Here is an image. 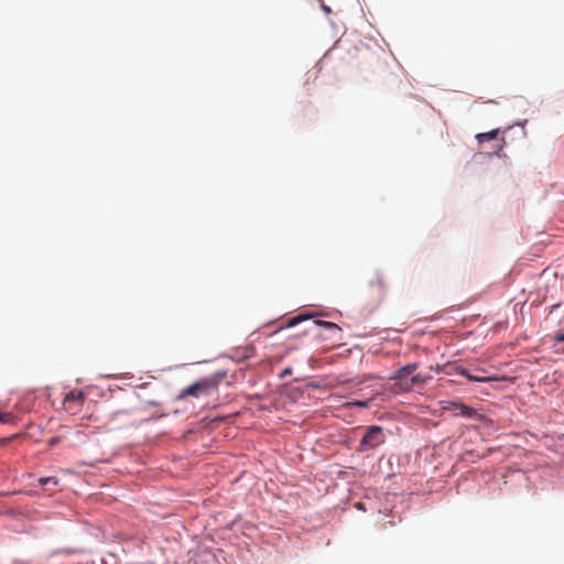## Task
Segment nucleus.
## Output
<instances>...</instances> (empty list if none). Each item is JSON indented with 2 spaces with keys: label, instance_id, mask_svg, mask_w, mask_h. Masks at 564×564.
<instances>
[{
  "label": "nucleus",
  "instance_id": "8",
  "mask_svg": "<svg viewBox=\"0 0 564 564\" xmlns=\"http://www.w3.org/2000/svg\"><path fill=\"white\" fill-rule=\"evenodd\" d=\"M479 373L473 375V377H469V381L474 382H490L496 380L495 377L491 376H485V370H478Z\"/></svg>",
  "mask_w": 564,
  "mask_h": 564
},
{
  "label": "nucleus",
  "instance_id": "1",
  "mask_svg": "<svg viewBox=\"0 0 564 564\" xmlns=\"http://www.w3.org/2000/svg\"><path fill=\"white\" fill-rule=\"evenodd\" d=\"M223 380V376L216 373L212 377L203 378L193 384L184 388L178 399H185L187 397L199 398L202 395H209L218 389L220 381Z\"/></svg>",
  "mask_w": 564,
  "mask_h": 564
},
{
  "label": "nucleus",
  "instance_id": "16",
  "mask_svg": "<svg viewBox=\"0 0 564 564\" xmlns=\"http://www.w3.org/2000/svg\"><path fill=\"white\" fill-rule=\"evenodd\" d=\"M554 340L557 343H564V333H558L554 336Z\"/></svg>",
  "mask_w": 564,
  "mask_h": 564
},
{
  "label": "nucleus",
  "instance_id": "5",
  "mask_svg": "<svg viewBox=\"0 0 564 564\" xmlns=\"http://www.w3.org/2000/svg\"><path fill=\"white\" fill-rule=\"evenodd\" d=\"M498 133H499V129H494V130H491L489 132L478 133L476 135V139H477L479 144H482L484 142H487V141L496 139Z\"/></svg>",
  "mask_w": 564,
  "mask_h": 564
},
{
  "label": "nucleus",
  "instance_id": "6",
  "mask_svg": "<svg viewBox=\"0 0 564 564\" xmlns=\"http://www.w3.org/2000/svg\"><path fill=\"white\" fill-rule=\"evenodd\" d=\"M371 285L378 289L380 296H383L387 289V282L381 274H377L375 276V279L371 281Z\"/></svg>",
  "mask_w": 564,
  "mask_h": 564
},
{
  "label": "nucleus",
  "instance_id": "14",
  "mask_svg": "<svg viewBox=\"0 0 564 564\" xmlns=\"http://www.w3.org/2000/svg\"><path fill=\"white\" fill-rule=\"evenodd\" d=\"M457 373H459L460 376L466 377L468 380H469V377H473V373H470L468 369L463 368V367H458L457 368Z\"/></svg>",
  "mask_w": 564,
  "mask_h": 564
},
{
  "label": "nucleus",
  "instance_id": "13",
  "mask_svg": "<svg viewBox=\"0 0 564 564\" xmlns=\"http://www.w3.org/2000/svg\"><path fill=\"white\" fill-rule=\"evenodd\" d=\"M12 420V415L10 413L0 412V423H9Z\"/></svg>",
  "mask_w": 564,
  "mask_h": 564
},
{
  "label": "nucleus",
  "instance_id": "18",
  "mask_svg": "<svg viewBox=\"0 0 564 564\" xmlns=\"http://www.w3.org/2000/svg\"><path fill=\"white\" fill-rule=\"evenodd\" d=\"M322 9L326 12V13H329L330 12V8L325 6V4H322Z\"/></svg>",
  "mask_w": 564,
  "mask_h": 564
},
{
  "label": "nucleus",
  "instance_id": "10",
  "mask_svg": "<svg viewBox=\"0 0 564 564\" xmlns=\"http://www.w3.org/2000/svg\"><path fill=\"white\" fill-rule=\"evenodd\" d=\"M314 324L317 325V326H322V327H324L326 329L340 330V328L335 323H332V322L315 321Z\"/></svg>",
  "mask_w": 564,
  "mask_h": 564
},
{
  "label": "nucleus",
  "instance_id": "12",
  "mask_svg": "<svg viewBox=\"0 0 564 564\" xmlns=\"http://www.w3.org/2000/svg\"><path fill=\"white\" fill-rule=\"evenodd\" d=\"M423 382H425V378L422 377V375H414L411 377L410 386H414V384H419V383H423Z\"/></svg>",
  "mask_w": 564,
  "mask_h": 564
},
{
  "label": "nucleus",
  "instance_id": "19",
  "mask_svg": "<svg viewBox=\"0 0 564 564\" xmlns=\"http://www.w3.org/2000/svg\"><path fill=\"white\" fill-rule=\"evenodd\" d=\"M563 352H564V349H563Z\"/></svg>",
  "mask_w": 564,
  "mask_h": 564
},
{
  "label": "nucleus",
  "instance_id": "9",
  "mask_svg": "<svg viewBox=\"0 0 564 564\" xmlns=\"http://www.w3.org/2000/svg\"><path fill=\"white\" fill-rule=\"evenodd\" d=\"M39 484L43 487L46 485L56 487V486H58L59 480H58V478L53 477V476L52 477H42L39 479Z\"/></svg>",
  "mask_w": 564,
  "mask_h": 564
},
{
  "label": "nucleus",
  "instance_id": "4",
  "mask_svg": "<svg viewBox=\"0 0 564 564\" xmlns=\"http://www.w3.org/2000/svg\"><path fill=\"white\" fill-rule=\"evenodd\" d=\"M419 365L416 362L408 364L401 368H399L393 375L390 376V380H403L408 376L412 375L416 369Z\"/></svg>",
  "mask_w": 564,
  "mask_h": 564
},
{
  "label": "nucleus",
  "instance_id": "17",
  "mask_svg": "<svg viewBox=\"0 0 564 564\" xmlns=\"http://www.w3.org/2000/svg\"><path fill=\"white\" fill-rule=\"evenodd\" d=\"M291 372H292V369L291 368H286V369H284L282 371L281 377L284 378V377L291 375Z\"/></svg>",
  "mask_w": 564,
  "mask_h": 564
},
{
  "label": "nucleus",
  "instance_id": "2",
  "mask_svg": "<svg viewBox=\"0 0 564 564\" xmlns=\"http://www.w3.org/2000/svg\"><path fill=\"white\" fill-rule=\"evenodd\" d=\"M384 443V434L380 426L372 425L367 429L365 435L359 442L358 452H367L377 448Z\"/></svg>",
  "mask_w": 564,
  "mask_h": 564
},
{
  "label": "nucleus",
  "instance_id": "7",
  "mask_svg": "<svg viewBox=\"0 0 564 564\" xmlns=\"http://www.w3.org/2000/svg\"><path fill=\"white\" fill-rule=\"evenodd\" d=\"M84 400L85 394L82 391H72L65 397L64 403L68 404L70 402H83Z\"/></svg>",
  "mask_w": 564,
  "mask_h": 564
},
{
  "label": "nucleus",
  "instance_id": "15",
  "mask_svg": "<svg viewBox=\"0 0 564 564\" xmlns=\"http://www.w3.org/2000/svg\"><path fill=\"white\" fill-rule=\"evenodd\" d=\"M352 404L356 406H359V408H367L368 401H355V402H352Z\"/></svg>",
  "mask_w": 564,
  "mask_h": 564
},
{
  "label": "nucleus",
  "instance_id": "11",
  "mask_svg": "<svg viewBox=\"0 0 564 564\" xmlns=\"http://www.w3.org/2000/svg\"><path fill=\"white\" fill-rule=\"evenodd\" d=\"M305 319H308L307 315H297L295 317H292L288 322V327H293V326L297 325L299 323H301L302 321H305Z\"/></svg>",
  "mask_w": 564,
  "mask_h": 564
},
{
  "label": "nucleus",
  "instance_id": "3",
  "mask_svg": "<svg viewBox=\"0 0 564 564\" xmlns=\"http://www.w3.org/2000/svg\"><path fill=\"white\" fill-rule=\"evenodd\" d=\"M447 409L452 410L455 415L458 416L473 417L476 414L474 409L460 402H451Z\"/></svg>",
  "mask_w": 564,
  "mask_h": 564
}]
</instances>
